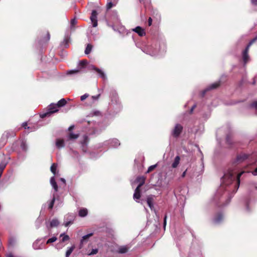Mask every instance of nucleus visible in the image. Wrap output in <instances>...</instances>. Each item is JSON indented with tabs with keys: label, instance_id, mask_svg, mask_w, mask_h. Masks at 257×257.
<instances>
[{
	"label": "nucleus",
	"instance_id": "nucleus-1",
	"mask_svg": "<svg viewBox=\"0 0 257 257\" xmlns=\"http://www.w3.org/2000/svg\"><path fill=\"white\" fill-rule=\"evenodd\" d=\"M242 172L236 176V181L233 184L237 174L236 170L229 169L224 173L221 179V184L218 189L215 195L214 199L219 203H221V206L227 205L230 201L233 195L237 191L240 184V177L243 173Z\"/></svg>",
	"mask_w": 257,
	"mask_h": 257
},
{
	"label": "nucleus",
	"instance_id": "nucleus-2",
	"mask_svg": "<svg viewBox=\"0 0 257 257\" xmlns=\"http://www.w3.org/2000/svg\"><path fill=\"white\" fill-rule=\"evenodd\" d=\"M166 46L165 41L160 40L152 45H147L142 48V51L151 56L162 55L166 52Z\"/></svg>",
	"mask_w": 257,
	"mask_h": 257
},
{
	"label": "nucleus",
	"instance_id": "nucleus-3",
	"mask_svg": "<svg viewBox=\"0 0 257 257\" xmlns=\"http://www.w3.org/2000/svg\"><path fill=\"white\" fill-rule=\"evenodd\" d=\"M59 107L55 103L50 104L48 107V111L46 112L40 114L41 118L49 116L51 114L56 112L58 111Z\"/></svg>",
	"mask_w": 257,
	"mask_h": 257
},
{
	"label": "nucleus",
	"instance_id": "nucleus-4",
	"mask_svg": "<svg viewBox=\"0 0 257 257\" xmlns=\"http://www.w3.org/2000/svg\"><path fill=\"white\" fill-rule=\"evenodd\" d=\"M257 40V37L252 39L246 47L245 49L242 52V59L244 65H245L249 60V57L248 54V50L250 46Z\"/></svg>",
	"mask_w": 257,
	"mask_h": 257
},
{
	"label": "nucleus",
	"instance_id": "nucleus-5",
	"mask_svg": "<svg viewBox=\"0 0 257 257\" xmlns=\"http://www.w3.org/2000/svg\"><path fill=\"white\" fill-rule=\"evenodd\" d=\"M182 130L183 126L180 124H176L172 131L171 134L174 137L177 138L180 136Z\"/></svg>",
	"mask_w": 257,
	"mask_h": 257
},
{
	"label": "nucleus",
	"instance_id": "nucleus-6",
	"mask_svg": "<svg viewBox=\"0 0 257 257\" xmlns=\"http://www.w3.org/2000/svg\"><path fill=\"white\" fill-rule=\"evenodd\" d=\"M104 145L108 146L110 148H117L120 145L119 141L116 139H112L105 141Z\"/></svg>",
	"mask_w": 257,
	"mask_h": 257
},
{
	"label": "nucleus",
	"instance_id": "nucleus-7",
	"mask_svg": "<svg viewBox=\"0 0 257 257\" xmlns=\"http://www.w3.org/2000/svg\"><path fill=\"white\" fill-rule=\"evenodd\" d=\"M87 64V61L86 60H82L79 62V66L80 67L79 69H76L74 70H70L67 71V74H75L79 72L80 71V69L84 67Z\"/></svg>",
	"mask_w": 257,
	"mask_h": 257
},
{
	"label": "nucleus",
	"instance_id": "nucleus-8",
	"mask_svg": "<svg viewBox=\"0 0 257 257\" xmlns=\"http://www.w3.org/2000/svg\"><path fill=\"white\" fill-rule=\"evenodd\" d=\"M97 13L95 10H93L91 15L90 16V20L92 24V26L93 27H96L97 26Z\"/></svg>",
	"mask_w": 257,
	"mask_h": 257
},
{
	"label": "nucleus",
	"instance_id": "nucleus-9",
	"mask_svg": "<svg viewBox=\"0 0 257 257\" xmlns=\"http://www.w3.org/2000/svg\"><path fill=\"white\" fill-rule=\"evenodd\" d=\"M248 157V156L245 154H240L238 155L234 161V163L239 164L243 162Z\"/></svg>",
	"mask_w": 257,
	"mask_h": 257
},
{
	"label": "nucleus",
	"instance_id": "nucleus-10",
	"mask_svg": "<svg viewBox=\"0 0 257 257\" xmlns=\"http://www.w3.org/2000/svg\"><path fill=\"white\" fill-rule=\"evenodd\" d=\"M89 141L88 137L87 135H85L83 137V140L81 142V145L82 151L84 152L87 151V146Z\"/></svg>",
	"mask_w": 257,
	"mask_h": 257
},
{
	"label": "nucleus",
	"instance_id": "nucleus-11",
	"mask_svg": "<svg viewBox=\"0 0 257 257\" xmlns=\"http://www.w3.org/2000/svg\"><path fill=\"white\" fill-rule=\"evenodd\" d=\"M90 68L91 69L95 70L98 73L100 77H101L103 80H106L107 79L105 74L101 69L96 68L95 66L92 65L90 66Z\"/></svg>",
	"mask_w": 257,
	"mask_h": 257
},
{
	"label": "nucleus",
	"instance_id": "nucleus-12",
	"mask_svg": "<svg viewBox=\"0 0 257 257\" xmlns=\"http://www.w3.org/2000/svg\"><path fill=\"white\" fill-rule=\"evenodd\" d=\"M141 197V190L140 188L139 187H137L135 190V192L133 195L134 199L137 202H140L139 199Z\"/></svg>",
	"mask_w": 257,
	"mask_h": 257
},
{
	"label": "nucleus",
	"instance_id": "nucleus-13",
	"mask_svg": "<svg viewBox=\"0 0 257 257\" xmlns=\"http://www.w3.org/2000/svg\"><path fill=\"white\" fill-rule=\"evenodd\" d=\"M92 235L93 233H90L82 236L80 240V248L83 246L84 244L86 243L88 241L89 238L92 236Z\"/></svg>",
	"mask_w": 257,
	"mask_h": 257
},
{
	"label": "nucleus",
	"instance_id": "nucleus-14",
	"mask_svg": "<svg viewBox=\"0 0 257 257\" xmlns=\"http://www.w3.org/2000/svg\"><path fill=\"white\" fill-rule=\"evenodd\" d=\"M219 85V82H215L214 83L211 84L208 87H207L204 91H202V95L203 96L205 93L208 90L215 89L217 88Z\"/></svg>",
	"mask_w": 257,
	"mask_h": 257
},
{
	"label": "nucleus",
	"instance_id": "nucleus-15",
	"mask_svg": "<svg viewBox=\"0 0 257 257\" xmlns=\"http://www.w3.org/2000/svg\"><path fill=\"white\" fill-rule=\"evenodd\" d=\"M129 248L127 245L119 246L116 252L120 254L125 253L128 251Z\"/></svg>",
	"mask_w": 257,
	"mask_h": 257
},
{
	"label": "nucleus",
	"instance_id": "nucleus-16",
	"mask_svg": "<svg viewBox=\"0 0 257 257\" xmlns=\"http://www.w3.org/2000/svg\"><path fill=\"white\" fill-rule=\"evenodd\" d=\"M223 219V214L221 213H219L215 216L213 220L214 223L218 224L222 221Z\"/></svg>",
	"mask_w": 257,
	"mask_h": 257
},
{
	"label": "nucleus",
	"instance_id": "nucleus-17",
	"mask_svg": "<svg viewBox=\"0 0 257 257\" xmlns=\"http://www.w3.org/2000/svg\"><path fill=\"white\" fill-rule=\"evenodd\" d=\"M146 178L144 176H139L136 179V182L139 183L137 187L141 188L145 182Z\"/></svg>",
	"mask_w": 257,
	"mask_h": 257
},
{
	"label": "nucleus",
	"instance_id": "nucleus-18",
	"mask_svg": "<svg viewBox=\"0 0 257 257\" xmlns=\"http://www.w3.org/2000/svg\"><path fill=\"white\" fill-rule=\"evenodd\" d=\"M133 31L138 34V35L140 36H143L146 34L145 30L139 26H138L136 28L134 29Z\"/></svg>",
	"mask_w": 257,
	"mask_h": 257
},
{
	"label": "nucleus",
	"instance_id": "nucleus-19",
	"mask_svg": "<svg viewBox=\"0 0 257 257\" xmlns=\"http://www.w3.org/2000/svg\"><path fill=\"white\" fill-rule=\"evenodd\" d=\"M79 135L77 134L70 133L67 136L66 141H73L77 139Z\"/></svg>",
	"mask_w": 257,
	"mask_h": 257
},
{
	"label": "nucleus",
	"instance_id": "nucleus-20",
	"mask_svg": "<svg viewBox=\"0 0 257 257\" xmlns=\"http://www.w3.org/2000/svg\"><path fill=\"white\" fill-rule=\"evenodd\" d=\"M153 201H154V199H153V196L151 195V196H148V197L147 198V202L148 206H149V207L150 208V209L151 210H153L154 209Z\"/></svg>",
	"mask_w": 257,
	"mask_h": 257
},
{
	"label": "nucleus",
	"instance_id": "nucleus-21",
	"mask_svg": "<svg viewBox=\"0 0 257 257\" xmlns=\"http://www.w3.org/2000/svg\"><path fill=\"white\" fill-rule=\"evenodd\" d=\"M50 183L55 192L58 191V185L55 180V177L53 176L50 179Z\"/></svg>",
	"mask_w": 257,
	"mask_h": 257
},
{
	"label": "nucleus",
	"instance_id": "nucleus-22",
	"mask_svg": "<svg viewBox=\"0 0 257 257\" xmlns=\"http://www.w3.org/2000/svg\"><path fill=\"white\" fill-rule=\"evenodd\" d=\"M70 217L69 221H66L64 222L65 226L67 227L73 223L74 220V215L72 214H68V218Z\"/></svg>",
	"mask_w": 257,
	"mask_h": 257
},
{
	"label": "nucleus",
	"instance_id": "nucleus-23",
	"mask_svg": "<svg viewBox=\"0 0 257 257\" xmlns=\"http://www.w3.org/2000/svg\"><path fill=\"white\" fill-rule=\"evenodd\" d=\"M40 239L36 240L33 244V247L35 249H39L42 248V243H40Z\"/></svg>",
	"mask_w": 257,
	"mask_h": 257
},
{
	"label": "nucleus",
	"instance_id": "nucleus-24",
	"mask_svg": "<svg viewBox=\"0 0 257 257\" xmlns=\"http://www.w3.org/2000/svg\"><path fill=\"white\" fill-rule=\"evenodd\" d=\"M60 222L58 219L54 218L53 219L50 223V227L51 228L57 227L59 224Z\"/></svg>",
	"mask_w": 257,
	"mask_h": 257
},
{
	"label": "nucleus",
	"instance_id": "nucleus-25",
	"mask_svg": "<svg viewBox=\"0 0 257 257\" xmlns=\"http://www.w3.org/2000/svg\"><path fill=\"white\" fill-rule=\"evenodd\" d=\"M56 146L58 149H61L64 147V141L63 140L57 139L56 142Z\"/></svg>",
	"mask_w": 257,
	"mask_h": 257
},
{
	"label": "nucleus",
	"instance_id": "nucleus-26",
	"mask_svg": "<svg viewBox=\"0 0 257 257\" xmlns=\"http://www.w3.org/2000/svg\"><path fill=\"white\" fill-rule=\"evenodd\" d=\"M180 157L179 156H177L175 157V160L172 164V167L173 168H176L178 166L179 162H180Z\"/></svg>",
	"mask_w": 257,
	"mask_h": 257
},
{
	"label": "nucleus",
	"instance_id": "nucleus-27",
	"mask_svg": "<svg viewBox=\"0 0 257 257\" xmlns=\"http://www.w3.org/2000/svg\"><path fill=\"white\" fill-rule=\"evenodd\" d=\"M87 213H88V211H87V209L82 208V209H81L79 211L78 214H79V216L83 217L86 216L87 215Z\"/></svg>",
	"mask_w": 257,
	"mask_h": 257
},
{
	"label": "nucleus",
	"instance_id": "nucleus-28",
	"mask_svg": "<svg viewBox=\"0 0 257 257\" xmlns=\"http://www.w3.org/2000/svg\"><path fill=\"white\" fill-rule=\"evenodd\" d=\"M74 248H75V246L74 245H73V246L68 248V249H67V250L66 251V252L65 256L66 257H69L70 255L72 252V251H73Z\"/></svg>",
	"mask_w": 257,
	"mask_h": 257
},
{
	"label": "nucleus",
	"instance_id": "nucleus-29",
	"mask_svg": "<svg viewBox=\"0 0 257 257\" xmlns=\"http://www.w3.org/2000/svg\"><path fill=\"white\" fill-rule=\"evenodd\" d=\"M92 47L93 46L91 44H88L85 50V53L86 54H89L92 50Z\"/></svg>",
	"mask_w": 257,
	"mask_h": 257
},
{
	"label": "nucleus",
	"instance_id": "nucleus-30",
	"mask_svg": "<svg viewBox=\"0 0 257 257\" xmlns=\"http://www.w3.org/2000/svg\"><path fill=\"white\" fill-rule=\"evenodd\" d=\"M66 104V101L65 99L62 98L56 104L59 107L64 106Z\"/></svg>",
	"mask_w": 257,
	"mask_h": 257
},
{
	"label": "nucleus",
	"instance_id": "nucleus-31",
	"mask_svg": "<svg viewBox=\"0 0 257 257\" xmlns=\"http://www.w3.org/2000/svg\"><path fill=\"white\" fill-rule=\"evenodd\" d=\"M55 199H56L55 195L53 194V198L49 204V206H48L49 209H52V208L53 207V206H54V202L55 201Z\"/></svg>",
	"mask_w": 257,
	"mask_h": 257
},
{
	"label": "nucleus",
	"instance_id": "nucleus-32",
	"mask_svg": "<svg viewBox=\"0 0 257 257\" xmlns=\"http://www.w3.org/2000/svg\"><path fill=\"white\" fill-rule=\"evenodd\" d=\"M21 149L24 151H26L28 149L27 145L25 141H23L21 145Z\"/></svg>",
	"mask_w": 257,
	"mask_h": 257
},
{
	"label": "nucleus",
	"instance_id": "nucleus-33",
	"mask_svg": "<svg viewBox=\"0 0 257 257\" xmlns=\"http://www.w3.org/2000/svg\"><path fill=\"white\" fill-rule=\"evenodd\" d=\"M56 169H57V165L55 164H53L51 166V171L52 173L54 174V175H55L56 174Z\"/></svg>",
	"mask_w": 257,
	"mask_h": 257
},
{
	"label": "nucleus",
	"instance_id": "nucleus-34",
	"mask_svg": "<svg viewBox=\"0 0 257 257\" xmlns=\"http://www.w3.org/2000/svg\"><path fill=\"white\" fill-rule=\"evenodd\" d=\"M60 236L61 237H62V239H61V241L62 242H64L66 240H68L69 239V237L68 235H65L64 233H62L60 235Z\"/></svg>",
	"mask_w": 257,
	"mask_h": 257
},
{
	"label": "nucleus",
	"instance_id": "nucleus-35",
	"mask_svg": "<svg viewBox=\"0 0 257 257\" xmlns=\"http://www.w3.org/2000/svg\"><path fill=\"white\" fill-rule=\"evenodd\" d=\"M98 251V250L97 248H94L91 250V251L88 253V255H92L94 254H96Z\"/></svg>",
	"mask_w": 257,
	"mask_h": 257
},
{
	"label": "nucleus",
	"instance_id": "nucleus-36",
	"mask_svg": "<svg viewBox=\"0 0 257 257\" xmlns=\"http://www.w3.org/2000/svg\"><path fill=\"white\" fill-rule=\"evenodd\" d=\"M57 240V238L55 236H53L50 238H49L47 241V243L48 244V243H52V242H55L56 240Z\"/></svg>",
	"mask_w": 257,
	"mask_h": 257
},
{
	"label": "nucleus",
	"instance_id": "nucleus-37",
	"mask_svg": "<svg viewBox=\"0 0 257 257\" xmlns=\"http://www.w3.org/2000/svg\"><path fill=\"white\" fill-rule=\"evenodd\" d=\"M156 167H157V165H152V166H150L148 169L147 173H149L151 172V171H152L154 169H155V168Z\"/></svg>",
	"mask_w": 257,
	"mask_h": 257
},
{
	"label": "nucleus",
	"instance_id": "nucleus-38",
	"mask_svg": "<svg viewBox=\"0 0 257 257\" xmlns=\"http://www.w3.org/2000/svg\"><path fill=\"white\" fill-rule=\"evenodd\" d=\"M7 165V164L5 163H1L0 164V172H3V170L5 168L6 166Z\"/></svg>",
	"mask_w": 257,
	"mask_h": 257
},
{
	"label": "nucleus",
	"instance_id": "nucleus-39",
	"mask_svg": "<svg viewBox=\"0 0 257 257\" xmlns=\"http://www.w3.org/2000/svg\"><path fill=\"white\" fill-rule=\"evenodd\" d=\"M77 23V20L76 19L74 18L71 20L70 24L71 27L72 28L74 25Z\"/></svg>",
	"mask_w": 257,
	"mask_h": 257
},
{
	"label": "nucleus",
	"instance_id": "nucleus-40",
	"mask_svg": "<svg viewBox=\"0 0 257 257\" xmlns=\"http://www.w3.org/2000/svg\"><path fill=\"white\" fill-rule=\"evenodd\" d=\"M89 96V94L87 93H85L84 95L81 96L80 99L81 101H84L85 99H86Z\"/></svg>",
	"mask_w": 257,
	"mask_h": 257
},
{
	"label": "nucleus",
	"instance_id": "nucleus-41",
	"mask_svg": "<svg viewBox=\"0 0 257 257\" xmlns=\"http://www.w3.org/2000/svg\"><path fill=\"white\" fill-rule=\"evenodd\" d=\"M69 40L68 38H65L63 42V44L64 45L65 47H67L68 45Z\"/></svg>",
	"mask_w": 257,
	"mask_h": 257
},
{
	"label": "nucleus",
	"instance_id": "nucleus-42",
	"mask_svg": "<svg viewBox=\"0 0 257 257\" xmlns=\"http://www.w3.org/2000/svg\"><path fill=\"white\" fill-rule=\"evenodd\" d=\"M100 96V94H99L97 95H95V96H91V99H92L93 101H96L98 99V98H99Z\"/></svg>",
	"mask_w": 257,
	"mask_h": 257
},
{
	"label": "nucleus",
	"instance_id": "nucleus-43",
	"mask_svg": "<svg viewBox=\"0 0 257 257\" xmlns=\"http://www.w3.org/2000/svg\"><path fill=\"white\" fill-rule=\"evenodd\" d=\"M250 107L257 109V101H254L251 104H250Z\"/></svg>",
	"mask_w": 257,
	"mask_h": 257
},
{
	"label": "nucleus",
	"instance_id": "nucleus-44",
	"mask_svg": "<svg viewBox=\"0 0 257 257\" xmlns=\"http://www.w3.org/2000/svg\"><path fill=\"white\" fill-rule=\"evenodd\" d=\"M112 6H113V4L111 2H109L107 4L106 7H107V9H110V8H111L112 7Z\"/></svg>",
	"mask_w": 257,
	"mask_h": 257
},
{
	"label": "nucleus",
	"instance_id": "nucleus-45",
	"mask_svg": "<svg viewBox=\"0 0 257 257\" xmlns=\"http://www.w3.org/2000/svg\"><path fill=\"white\" fill-rule=\"evenodd\" d=\"M22 126L23 127H24L25 129H26V128L30 129V128L29 126L27 127V123L26 122H23L22 123Z\"/></svg>",
	"mask_w": 257,
	"mask_h": 257
},
{
	"label": "nucleus",
	"instance_id": "nucleus-46",
	"mask_svg": "<svg viewBox=\"0 0 257 257\" xmlns=\"http://www.w3.org/2000/svg\"><path fill=\"white\" fill-rule=\"evenodd\" d=\"M226 142L228 144H231V140H230V137L229 136H227L226 137Z\"/></svg>",
	"mask_w": 257,
	"mask_h": 257
},
{
	"label": "nucleus",
	"instance_id": "nucleus-47",
	"mask_svg": "<svg viewBox=\"0 0 257 257\" xmlns=\"http://www.w3.org/2000/svg\"><path fill=\"white\" fill-rule=\"evenodd\" d=\"M166 223H167V215H166L164 217V223H163V225H164V227L165 228L166 227Z\"/></svg>",
	"mask_w": 257,
	"mask_h": 257
},
{
	"label": "nucleus",
	"instance_id": "nucleus-48",
	"mask_svg": "<svg viewBox=\"0 0 257 257\" xmlns=\"http://www.w3.org/2000/svg\"><path fill=\"white\" fill-rule=\"evenodd\" d=\"M152 23V19L151 17H150L148 19V25L149 26H151Z\"/></svg>",
	"mask_w": 257,
	"mask_h": 257
},
{
	"label": "nucleus",
	"instance_id": "nucleus-49",
	"mask_svg": "<svg viewBox=\"0 0 257 257\" xmlns=\"http://www.w3.org/2000/svg\"><path fill=\"white\" fill-rule=\"evenodd\" d=\"M6 257H15L12 253H9L6 255Z\"/></svg>",
	"mask_w": 257,
	"mask_h": 257
},
{
	"label": "nucleus",
	"instance_id": "nucleus-50",
	"mask_svg": "<svg viewBox=\"0 0 257 257\" xmlns=\"http://www.w3.org/2000/svg\"><path fill=\"white\" fill-rule=\"evenodd\" d=\"M196 104H194V105L192 106V107H191V109H190V113H192V112H193V110H194V109L196 107Z\"/></svg>",
	"mask_w": 257,
	"mask_h": 257
},
{
	"label": "nucleus",
	"instance_id": "nucleus-51",
	"mask_svg": "<svg viewBox=\"0 0 257 257\" xmlns=\"http://www.w3.org/2000/svg\"><path fill=\"white\" fill-rule=\"evenodd\" d=\"M246 210L247 211L249 212L250 211L249 208V205L248 203H247L246 204Z\"/></svg>",
	"mask_w": 257,
	"mask_h": 257
},
{
	"label": "nucleus",
	"instance_id": "nucleus-52",
	"mask_svg": "<svg viewBox=\"0 0 257 257\" xmlns=\"http://www.w3.org/2000/svg\"><path fill=\"white\" fill-rule=\"evenodd\" d=\"M252 174L254 176H256L257 175V167L255 168L254 171L252 172Z\"/></svg>",
	"mask_w": 257,
	"mask_h": 257
},
{
	"label": "nucleus",
	"instance_id": "nucleus-53",
	"mask_svg": "<svg viewBox=\"0 0 257 257\" xmlns=\"http://www.w3.org/2000/svg\"><path fill=\"white\" fill-rule=\"evenodd\" d=\"M60 180L64 184V185H66V181L65 179L62 178L60 179Z\"/></svg>",
	"mask_w": 257,
	"mask_h": 257
},
{
	"label": "nucleus",
	"instance_id": "nucleus-54",
	"mask_svg": "<svg viewBox=\"0 0 257 257\" xmlns=\"http://www.w3.org/2000/svg\"><path fill=\"white\" fill-rule=\"evenodd\" d=\"M251 3L254 5L257 4V0H251Z\"/></svg>",
	"mask_w": 257,
	"mask_h": 257
},
{
	"label": "nucleus",
	"instance_id": "nucleus-55",
	"mask_svg": "<svg viewBox=\"0 0 257 257\" xmlns=\"http://www.w3.org/2000/svg\"><path fill=\"white\" fill-rule=\"evenodd\" d=\"M73 128H74V125H71V126H70L68 128V130H69V131H71V130H72Z\"/></svg>",
	"mask_w": 257,
	"mask_h": 257
},
{
	"label": "nucleus",
	"instance_id": "nucleus-56",
	"mask_svg": "<svg viewBox=\"0 0 257 257\" xmlns=\"http://www.w3.org/2000/svg\"><path fill=\"white\" fill-rule=\"evenodd\" d=\"M186 171H184V172L183 173V174H182V177H184L185 176V175H186Z\"/></svg>",
	"mask_w": 257,
	"mask_h": 257
},
{
	"label": "nucleus",
	"instance_id": "nucleus-57",
	"mask_svg": "<svg viewBox=\"0 0 257 257\" xmlns=\"http://www.w3.org/2000/svg\"><path fill=\"white\" fill-rule=\"evenodd\" d=\"M99 113V111H96V112H94V113L92 114L93 115H96L97 114Z\"/></svg>",
	"mask_w": 257,
	"mask_h": 257
},
{
	"label": "nucleus",
	"instance_id": "nucleus-58",
	"mask_svg": "<svg viewBox=\"0 0 257 257\" xmlns=\"http://www.w3.org/2000/svg\"><path fill=\"white\" fill-rule=\"evenodd\" d=\"M50 39V35L49 33H48V40H49Z\"/></svg>",
	"mask_w": 257,
	"mask_h": 257
},
{
	"label": "nucleus",
	"instance_id": "nucleus-59",
	"mask_svg": "<svg viewBox=\"0 0 257 257\" xmlns=\"http://www.w3.org/2000/svg\"><path fill=\"white\" fill-rule=\"evenodd\" d=\"M141 3L143 2L144 0H139Z\"/></svg>",
	"mask_w": 257,
	"mask_h": 257
},
{
	"label": "nucleus",
	"instance_id": "nucleus-60",
	"mask_svg": "<svg viewBox=\"0 0 257 257\" xmlns=\"http://www.w3.org/2000/svg\"><path fill=\"white\" fill-rule=\"evenodd\" d=\"M68 214H67L66 216H65V218H66V217H68Z\"/></svg>",
	"mask_w": 257,
	"mask_h": 257
}]
</instances>
